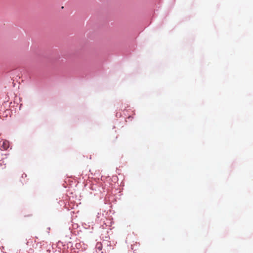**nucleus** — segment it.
Segmentation results:
<instances>
[{
	"instance_id": "nucleus-1",
	"label": "nucleus",
	"mask_w": 253,
	"mask_h": 253,
	"mask_svg": "<svg viewBox=\"0 0 253 253\" xmlns=\"http://www.w3.org/2000/svg\"><path fill=\"white\" fill-rule=\"evenodd\" d=\"M9 147V142L7 140H4L3 141L1 147L4 150H6Z\"/></svg>"
}]
</instances>
